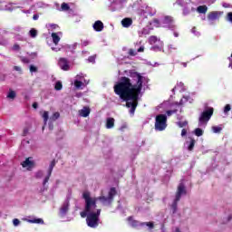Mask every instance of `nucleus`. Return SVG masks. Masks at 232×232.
<instances>
[{"instance_id": "nucleus-1", "label": "nucleus", "mask_w": 232, "mask_h": 232, "mask_svg": "<svg viewBox=\"0 0 232 232\" xmlns=\"http://www.w3.org/2000/svg\"><path fill=\"white\" fill-rule=\"evenodd\" d=\"M129 77L130 79L126 76L121 77L113 89L114 93L126 102V108H130L129 113L135 115V110L139 106V96L142 92L144 76H141L140 72L130 70L129 71Z\"/></svg>"}, {"instance_id": "nucleus-2", "label": "nucleus", "mask_w": 232, "mask_h": 232, "mask_svg": "<svg viewBox=\"0 0 232 232\" xmlns=\"http://www.w3.org/2000/svg\"><path fill=\"white\" fill-rule=\"evenodd\" d=\"M82 198L85 200L84 211L80 213L82 218H86L90 213H92L97 209V199L90 196V192H83Z\"/></svg>"}, {"instance_id": "nucleus-3", "label": "nucleus", "mask_w": 232, "mask_h": 232, "mask_svg": "<svg viewBox=\"0 0 232 232\" xmlns=\"http://www.w3.org/2000/svg\"><path fill=\"white\" fill-rule=\"evenodd\" d=\"M99 217H101V208H95V210L87 216V226L89 227H97L99 226Z\"/></svg>"}, {"instance_id": "nucleus-4", "label": "nucleus", "mask_w": 232, "mask_h": 232, "mask_svg": "<svg viewBox=\"0 0 232 232\" xmlns=\"http://www.w3.org/2000/svg\"><path fill=\"white\" fill-rule=\"evenodd\" d=\"M156 131H164L168 128V116L166 114H159L155 119Z\"/></svg>"}, {"instance_id": "nucleus-5", "label": "nucleus", "mask_w": 232, "mask_h": 232, "mask_svg": "<svg viewBox=\"0 0 232 232\" xmlns=\"http://www.w3.org/2000/svg\"><path fill=\"white\" fill-rule=\"evenodd\" d=\"M214 111L215 109H213V107H208L204 111H202L198 118L199 126H202V124H208L211 117H213Z\"/></svg>"}, {"instance_id": "nucleus-6", "label": "nucleus", "mask_w": 232, "mask_h": 232, "mask_svg": "<svg viewBox=\"0 0 232 232\" xmlns=\"http://www.w3.org/2000/svg\"><path fill=\"white\" fill-rule=\"evenodd\" d=\"M115 195H117V190L115 189V188H111L109 191V196L99 197L98 200H101V202H103V203L108 202V204H111V202H113V198L115 197Z\"/></svg>"}, {"instance_id": "nucleus-7", "label": "nucleus", "mask_w": 232, "mask_h": 232, "mask_svg": "<svg viewBox=\"0 0 232 232\" xmlns=\"http://www.w3.org/2000/svg\"><path fill=\"white\" fill-rule=\"evenodd\" d=\"M53 168H55V160L51 161V164L48 169V174L44 179L43 186H46V184H48V180H50V177H52V171H53Z\"/></svg>"}, {"instance_id": "nucleus-8", "label": "nucleus", "mask_w": 232, "mask_h": 232, "mask_svg": "<svg viewBox=\"0 0 232 232\" xmlns=\"http://www.w3.org/2000/svg\"><path fill=\"white\" fill-rule=\"evenodd\" d=\"M58 64L63 72H68L70 70V64L68 63V59L66 58H60Z\"/></svg>"}, {"instance_id": "nucleus-9", "label": "nucleus", "mask_w": 232, "mask_h": 232, "mask_svg": "<svg viewBox=\"0 0 232 232\" xmlns=\"http://www.w3.org/2000/svg\"><path fill=\"white\" fill-rule=\"evenodd\" d=\"M70 209V201L66 200L63 202V206L60 208V217H66V213H68Z\"/></svg>"}, {"instance_id": "nucleus-10", "label": "nucleus", "mask_w": 232, "mask_h": 232, "mask_svg": "<svg viewBox=\"0 0 232 232\" xmlns=\"http://www.w3.org/2000/svg\"><path fill=\"white\" fill-rule=\"evenodd\" d=\"M92 28L95 32H102V30H104V24L101 20H97L93 24Z\"/></svg>"}, {"instance_id": "nucleus-11", "label": "nucleus", "mask_w": 232, "mask_h": 232, "mask_svg": "<svg viewBox=\"0 0 232 232\" xmlns=\"http://www.w3.org/2000/svg\"><path fill=\"white\" fill-rule=\"evenodd\" d=\"M221 15H222V13L218 11H213L208 14V19L209 21H216V19H218V17H220Z\"/></svg>"}, {"instance_id": "nucleus-12", "label": "nucleus", "mask_w": 232, "mask_h": 232, "mask_svg": "<svg viewBox=\"0 0 232 232\" xmlns=\"http://www.w3.org/2000/svg\"><path fill=\"white\" fill-rule=\"evenodd\" d=\"M121 24L123 28H130L133 24V20L131 18H123L121 20Z\"/></svg>"}, {"instance_id": "nucleus-13", "label": "nucleus", "mask_w": 232, "mask_h": 232, "mask_svg": "<svg viewBox=\"0 0 232 232\" xmlns=\"http://www.w3.org/2000/svg\"><path fill=\"white\" fill-rule=\"evenodd\" d=\"M115 126V119L113 118H107L106 120V128L107 130H111Z\"/></svg>"}, {"instance_id": "nucleus-14", "label": "nucleus", "mask_w": 232, "mask_h": 232, "mask_svg": "<svg viewBox=\"0 0 232 232\" xmlns=\"http://www.w3.org/2000/svg\"><path fill=\"white\" fill-rule=\"evenodd\" d=\"M23 168H34V161L30 160V158H27L22 163Z\"/></svg>"}, {"instance_id": "nucleus-15", "label": "nucleus", "mask_w": 232, "mask_h": 232, "mask_svg": "<svg viewBox=\"0 0 232 232\" xmlns=\"http://www.w3.org/2000/svg\"><path fill=\"white\" fill-rule=\"evenodd\" d=\"M90 107H83V109H82L79 113L81 115V117H88L90 115Z\"/></svg>"}, {"instance_id": "nucleus-16", "label": "nucleus", "mask_w": 232, "mask_h": 232, "mask_svg": "<svg viewBox=\"0 0 232 232\" xmlns=\"http://www.w3.org/2000/svg\"><path fill=\"white\" fill-rule=\"evenodd\" d=\"M128 222H130V226L132 227H139V226H140L142 223H140L139 221H137V220H133V217H129L128 218Z\"/></svg>"}, {"instance_id": "nucleus-17", "label": "nucleus", "mask_w": 232, "mask_h": 232, "mask_svg": "<svg viewBox=\"0 0 232 232\" xmlns=\"http://www.w3.org/2000/svg\"><path fill=\"white\" fill-rule=\"evenodd\" d=\"M25 221L29 222V224H44V220H43V218H34V219L25 218Z\"/></svg>"}, {"instance_id": "nucleus-18", "label": "nucleus", "mask_w": 232, "mask_h": 232, "mask_svg": "<svg viewBox=\"0 0 232 232\" xmlns=\"http://www.w3.org/2000/svg\"><path fill=\"white\" fill-rule=\"evenodd\" d=\"M162 23L163 24H168L169 26H171V24H173V17L167 15L163 18Z\"/></svg>"}, {"instance_id": "nucleus-19", "label": "nucleus", "mask_w": 232, "mask_h": 232, "mask_svg": "<svg viewBox=\"0 0 232 232\" xmlns=\"http://www.w3.org/2000/svg\"><path fill=\"white\" fill-rule=\"evenodd\" d=\"M177 193H179L180 195H186L187 191L184 184L179 185Z\"/></svg>"}, {"instance_id": "nucleus-20", "label": "nucleus", "mask_w": 232, "mask_h": 232, "mask_svg": "<svg viewBox=\"0 0 232 232\" xmlns=\"http://www.w3.org/2000/svg\"><path fill=\"white\" fill-rule=\"evenodd\" d=\"M197 12H198V14H206L208 12V6L207 5H199L197 8Z\"/></svg>"}, {"instance_id": "nucleus-21", "label": "nucleus", "mask_w": 232, "mask_h": 232, "mask_svg": "<svg viewBox=\"0 0 232 232\" xmlns=\"http://www.w3.org/2000/svg\"><path fill=\"white\" fill-rule=\"evenodd\" d=\"M52 38H53V43H54L55 44H59V41H61V37H59L56 33L52 34Z\"/></svg>"}, {"instance_id": "nucleus-22", "label": "nucleus", "mask_w": 232, "mask_h": 232, "mask_svg": "<svg viewBox=\"0 0 232 232\" xmlns=\"http://www.w3.org/2000/svg\"><path fill=\"white\" fill-rule=\"evenodd\" d=\"M194 133L196 137H202V135H204V130L200 128H197L195 129Z\"/></svg>"}, {"instance_id": "nucleus-23", "label": "nucleus", "mask_w": 232, "mask_h": 232, "mask_svg": "<svg viewBox=\"0 0 232 232\" xmlns=\"http://www.w3.org/2000/svg\"><path fill=\"white\" fill-rule=\"evenodd\" d=\"M195 142H196L195 139L190 140V143L188 147V151H193V149L195 148Z\"/></svg>"}, {"instance_id": "nucleus-24", "label": "nucleus", "mask_w": 232, "mask_h": 232, "mask_svg": "<svg viewBox=\"0 0 232 232\" xmlns=\"http://www.w3.org/2000/svg\"><path fill=\"white\" fill-rule=\"evenodd\" d=\"M178 206H179V202L173 201V203L171 205V209H172L173 214L177 213Z\"/></svg>"}, {"instance_id": "nucleus-25", "label": "nucleus", "mask_w": 232, "mask_h": 232, "mask_svg": "<svg viewBox=\"0 0 232 232\" xmlns=\"http://www.w3.org/2000/svg\"><path fill=\"white\" fill-rule=\"evenodd\" d=\"M29 35H30V37H32L33 39H34V37H37V30H35V29H31L30 31H29Z\"/></svg>"}, {"instance_id": "nucleus-26", "label": "nucleus", "mask_w": 232, "mask_h": 232, "mask_svg": "<svg viewBox=\"0 0 232 232\" xmlns=\"http://www.w3.org/2000/svg\"><path fill=\"white\" fill-rule=\"evenodd\" d=\"M157 41H158V38L155 35L150 36V38H149L150 44H155V43H157Z\"/></svg>"}, {"instance_id": "nucleus-27", "label": "nucleus", "mask_w": 232, "mask_h": 232, "mask_svg": "<svg viewBox=\"0 0 232 232\" xmlns=\"http://www.w3.org/2000/svg\"><path fill=\"white\" fill-rule=\"evenodd\" d=\"M43 119H44V124H46V123L48 122V119H49V113H48L47 111H44Z\"/></svg>"}, {"instance_id": "nucleus-28", "label": "nucleus", "mask_w": 232, "mask_h": 232, "mask_svg": "<svg viewBox=\"0 0 232 232\" xmlns=\"http://www.w3.org/2000/svg\"><path fill=\"white\" fill-rule=\"evenodd\" d=\"M15 92L14 91H12L10 90L8 94H7V99H15Z\"/></svg>"}, {"instance_id": "nucleus-29", "label": "nucleus", "mask_w": 232, "mask_h": 232, "mask_svg": "<svg viewBox=\"0 0 232 232\" xmlns=\"http://www.w3.org/2000/svg\"><path fill=\"white\" fill-rule=\"evenodd\" d=\"M140 226H147V227H150V229H153V227H155V225L153 224V222H145V223H141Z\"/></svg>"}, {"instance_id": "nucleus-30", "label": "nucleus", "mask_w": 232, "mask_h": 232, "mask_svg": "<svg viewBox=\"0 0 232 232\" xmlns=\"http://www.w3.org/2000/svg\"><path fill=\"white\" fill-rule=\"evenodd\" d=\"M54 89H55L57 92L63 90V83H62L61 82H57L55 83Z\"/></svg>"}, {"instance_id": "nucleus-31", "label": "nucleus", "mask_w": 232, "mask_h": 232, "mask_svg": "<svg viewBox=\"0 0 232 232\" xmlns=\"http://www.w3.org/2000/svg\"><path fill=\"white\" fill-rule=\"evenodd\" d=\"M212 131H213V133H220L222 131V129H221V127H218V126H213Z\"/></svg>"}, {"instance_id": "nucleus-32", "label": "nucleus", "mask_w": 232, "mask_h": 232, "mask_svg": "<svg viewBox=\"0 0 232 232\" xmlns=\"http://www.w3.org/2000/svg\"><path fill=\"white\" fill-rule=\"evenodd\" d=\"M82 82L79 81V80H75L74 81V86L75 88H77L79 90V88H81V86H82Z\"/></svg>"}, {"instance_id": "nucleus-33", "label": "nucleus", "mask_w": 232, "mask_h": 232, "mask_svg": "<svg viewBox=\"0 0 232 232\" xmlns=\"http://www.w3.org/2000/svg\"><path fill=\"white\" fill-rule=\"evenodd\" d=\"M128 54L130 55V57H135V55H137V51L134 49H129Z\"/></svg>"}, {"instance_id": "nucleus-34", "label": "nucleus", "mask_w": 232, "mask_h": 232, "mask_svg": "<svg viewBox=\"0 0 232 232\" xmlns=\"http://www.w3.org/2000/svg\"><path fill=\"white\" fill-rule=\"evenodd\" d=\"M178 110L175 109V110H170V111H166V114L168 115V117H171V115L177 113Z\"/></svg>"}, {"instance_id": "nucleus-35", "label": "nucleus", "mask_w": 232, "mask_h": 232, "mask_svg": "<svg viewBox=\"0 0 232 232\" xmlns=\"http://www.w3.org/2000/svg\"><path fill=\"white\" fill-rule=\"evenodd\" d=\"M61 117V114L59 112H54L53 116L51 117L52 121H57Z\"/></svg>"}, {"instance_id": "nucleus-36", "label": "nucleus", "mask_w": 232, "mask_h": 232, "mask_svg": "<svg viewBox=\"0 0 232 232\" xmlns=\"http://www.w3.org/2000/svg\"><path fill=\"white\" fill-rule=\"evenodd\" d=\"M178 126L179 128H186V126H188V121H179Z\"/></svg>"}, {"instance_id": "nucleus-37", "label": "nucleus", "mask_w": 232, "mask_h": 232, "mask_svg": "<svg viewBox=\"0 0 232 232\" xmlns=\"http://www.w3.org/2000/svg\"><path fill=\"white\" fill-rule=\"evenodd\" d=\"M61 8H62V10L68 11V10H70V5H68V4H66V3H63Z\"/></svg>"}, {"instance_id": "nucleus-38", "label": "nucleus", "mask_w": 232, "mask_h": 232, "mask_svg": "<svg viewBox=\"0 0 232 232\" xmlns=\"http://www.w3.org/2000/svg\"><path fill=\"white\" fill-rule=\"evenodd\" d=\"M226 19L228 23H232V12L227 13Z\"/></svg>"}, {"instance_id": "nucleus-39", "label": "nucleus", "mask_w": 232, "mask_h": 232, "mask_svg": "<svg viewBox=\"0 0 232 232\" xmlns=\"http://www.w3.org/2000/svg\"><path fill=\"white\" fill-rule=\"evenodd\" d=\"M182 197V194H179V192L176 193V198L174 199V202H179L180 201V198Z\"/></svg>"}, {"instance_id": "nucleus-40", "label": "nucleus", "mask_w": 232, "mask_h": 232, "mask_svg": "<svg viewBox=\"0 0 232 232\" xmlns=\"http://www.w3.org/2000/svg\"><path fill=\"white\" fill-rule=\"evenodd\" d=\"M21 61L22 63H24V64H29L30 63V59H28L27 57H21Z\"/></svg>"}, {"instance_id": "nucleus-41", "label": "nucleus", "mask_w": 232, "mask_h": 232, "mask_svg": "<svg viewBox=\"0 0 232 232\" xmlns=\"http://www.w3.org/2000/svg\"><path fill=\"white\" fill-rule=\"evenodd\" d=\"M231 111V105L227 104L224 108V113H227V111Z\"/></svg>"}, {"instance_id": "nucleus-42", "label": "nucleus", "mask_w": 232, "mask_h": 232, "mask_svg": "<svg viewBox=\"0 0 232 232\" xmlns=\"http://www.w3.org/2000/svg\"><path fill=\"white\" fill-rule=\"evenodd\" d=\"M31 73H34L35 72H37V67H35L34 65H30V68H29Z\"/></svg>"}, {"instance_id": "nucleus-43", "label": "nucleus", "mask_w": 232, "mask_h": 232, "mask_svg": "<svg viewBox=\"0 0 232 232\" xmlns=\"http://www.w3.org/2000/svg\"><path fill=\"white\" fill-rule=\"evenodd\" d=\"M43 170H39L38 172H36V179H43Z\"/></svg>"}, {"instance_id": "nucleus-44", "label": "nucleus", "mask_w": 232, "mask_h": 232, "mask_svg": "<svg viewBox=\"0 0 232 232\" xmlns=\"http://www.w3.org/2000/svg\"><path fill=\"white\" fill-rule=\"evenodd\" d=\"M13 224H14V226L17 227V226H19V224H21V221L18 218H14L13 220Z\"/></svg>"}, {"instance_id": "nucleus-45", "label": "nucleus", "mask_w": 232, "mask_h": 232, "mask_svg": "<svg viewBox=\"0 0 232 232\" xmlns=\"http://www.w3.org/2000/svg\"><path fill=\"white\" fill-rule=\"evenodd\" d=\"M186 135H188V130L186 129H182L181 137H186Z\"/></svg>"}, {"instance_id": "nucleus-46", "label": "nucleus", "mask_w": 232, "mask_h": 232, "mask_svg": "<svg viewBox=\"0 0 232 232\" xmlns=\"http://www.w3.org/2000/svg\"><path fill=\"white\" fill-rule=\"evenodd\" d=\"M28 135V128H24L23 130V137H26Z\"/></svg>"}, {"instance_id": "nucleus-47", "label": "nucleus", "mask_w": 232, "mask_h": 232, "mask_svg": "<svg viewBox=\"0 0 232 232\" xmlns=\"http://www.w3.org/2000/svg\"><path fill=\"white\" fill-rule=\"evenodd\" d=\"M33 108H34V110H37V108H39V104L37 103V102H34L33 103Z\"/></svg>"}, {"instance_id": "nucleus-48", "label": "nucleus", "mask_w": 232, "mask_h": 232, "mask_svg": "<svg viewBox=\"0 0 232 232\" xmlns=\"http://www.w3.org/2000/svg\"><path fill=\"white\" fill-rule=\"evenodd\" d=\"M13 49H14V50H21V47L19 46V44H15L13 46Z\"/></svg>"}, {"instance_id": "nucleus-49", "label": "nucleus", "mask_w": 232, "mask_h": 232, "mask_svg": "<svg viewBox=\"0 0 232 232\" xmlns=\"http://www.w3.org/2000/svg\"><path fill=\"white\" fill-rule=\"evenodd\" d=\"M33 19L34 21H37V19H39V14H34Z\"/></svg>"}, {"instance_id": "nucleus-50", "label": "nucleus", "mask_w": 232, "mask_h": 232, "mask_svg": "<svg viewBox=\"0 0 232 232\" xmlns=\"http://www.w3.org/2000/svg\"><path fill=\"white\" fill-rule=\"evenodd\" d=\"M14 70H15V72H21V67L19 66H14Z\"/></svg>"}, {"instance_id": "nucleus-51", "label": "nucleus", "mask_w": 232, "mask_h": 232, "mask_svg": "<svg viewBox=\"0 0 232 232\" xmlns=\"http://www.w3.org/2000/svg\"><path fill=\"white\" fill-rule=\"evenodd\" d=\"M138 53H140V52H144V47L143 46H140L138 50H137Z\"/></svg>"}, {"instance_id": "nucleus-52", "label": "nucleus", "mask_w": 232, "mask_h": 232, "mask_svg": "<svg viewBox=\"0 0 232 232\" xmlns=\"http://www.w3.org/2000/svg\"><path fill=\"white\" fill-rule=\"evenodd\" d=\"M88 44H89V43H88L87 41H84V42L82 43V45H83V46H88Z\"/></svg>"}, {"instance_id": "nucleus-53", "label": "nucleus", "mask_w": 232, "mask_h": 232, "mask_svg": "<svg viewBox=\"0 0 232 232\" xmlns=\"http://www.w3.org/2000/svg\"><path fill=\"white\" fill-rule=\"evenodd\" d=\"M181 65L184 66V68H186L188 66V63H181Z\"/></svg>"}, {"instance_id": "nucleus-54", "label": "nucleus", "mask_w": 232, "mask_h": 232, "mask_svg": "<svg viewBox=\"0 0 232 232\" xmlns=\"http://www.w3.org/2000/svg\"><path fill=\"white\" fill-rule=\"evenodd\" d=\"M89 61H90L91 63H92V61H94L93 57L91 56V57L89 58Z\"/></svg>"}, {"instance_id": "nucleus-55", "label": "nucleus", "mask_w": 232, "mask_h": 232, "mask_svg": "<svg viewBox=\"0 0 232 232\" xmlns=\"http://www.w3.org/2000/svg\"><path fill=\"white\" fill-rule=\"evenodd\" d=\"M175 37L179 36V33H174Z\"/></svg>"}, {"instance_id": "nucleus-56", "label": "nucleus", "mask_w": 232, "mask_h": 232, "mask_svg": "<svg viewBox=\"0 0 232 232\" xmlns=\"http://www.w3.org/2000/svg\"><path fill=\"white\" fill-rule=\"evenodd\" d=\"M176 232H180V228H176Z\"/></svg>"}, {"instance_id": "nucleus-57", "label": "nucleus", "mask_w": 232, "mask_h": 232, "mask_svg": "<svg viewBox=\"0 0 232 232\" xmlns=\"http://www.w3.org/2000/svg\"><path fill=\"white\" fill-rule=\"evenodd\" d=\"M231 218H232V217H231V216H229V217H228V220H231Z\"/></svg>"}]
</instances>
